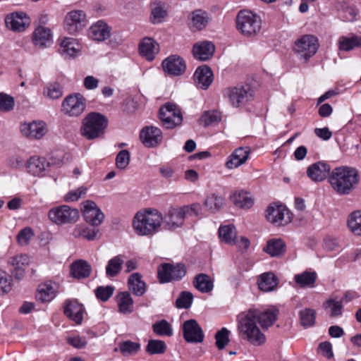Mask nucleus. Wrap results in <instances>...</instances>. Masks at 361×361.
Listing matches in <instances>:
<instances>
[{"instance_id": "680f3d73", "label": "nucleus", "mask_w": 361, "mask_h": 361, "mask_svg": "<svg viewBox=\"0 0 361 361\" xmlns=\"http://www.w3.org/2000/svg\"><path fill=\"white\" fill-rule=\"evenodd\" d=\"M130 160V154L128 150L123 149L118 152L116 158V165L119 169H126Z\"/></svg>"}, {"instance_id": "c03bdc74", "label": "nucleus", "mask_w": 361, "mask_h": 361, "mask_svg": "<svg viewBox=\"0 0 361 361\" xmlns=\"http://www.w3.org/2000/svg\"><path fill=\"white\" fill-rule=\"evenodd\" d=\"M295 281L300 287H313L317 279L315 272L304 271L295 276Z\"/></svg>"}, {"instance_id": "a211bd4d", "label": "nucleus", "mask_w": 361, "mask_h": 361, "mask_svg": "<svg viewBox=\"0 0 361 361\" xmlns=\"http://www.w3.org/2000/svg\"><path fill=\"white\" fill-rule=\"evenodd\" d=\"M164 71L169 75L178 76L182 75L186 68L184 60L176 55H171L162 62Z\"/></svg>"}, {"instance_id": "bf43d9fd", "label": "nucleus", "mask_w": 361, "mask_h": 361, "mask_svg": "<svg viewBox=\"0 0 361 361\" xmlns=\"http://www.w3.org/2000/svg\"><path fill=\"white\" fill-rule=\"evenodd\" d=\"M11 289V276L6 271L0 269V294L8 293Z\"/></svg>"}, {"instance_id": "393cba45", "label": "nucleus", "mask_w": 361, "mask_h": 361, "mask_svg": "<svg viewBox=\"0 0 361 361\" xmlns=\"http://www.w3.org/2000/svg\"><path fill=\"white\" fill-rule=\"evenodd\" d=\"M193 78L200 88L206 90L213 82V73L209 66L204 65L197 68Z\"/></svg>"}, {"instance_id": "864d4df0", "label": "nucleus", "mask_w": 361, "mask_h": 361, "mask_svg": "<svg viewBox=\"0 0 361 361\" xmlns=\"http://www.w3.org/2000/svg\"><path fill=\"white\" fill-rule=\"evenodd\" d=\"M166 350V344L159 340H150L146 347V351L150 355L164 353Z\"/></svg>"}, {"instance_id": "c85d7f7f", "label": "nucleus", "mask_w": 361, "mask_h": 361, "mask_svg": "<svg viewBox=\"0 0 361 361\" xmlns=\"http://www.w3.org/2000/svg\"><path fill=\"white\" fill-rule=\"evenodd\" d=\"M83 312L82 305L77 301L67 302L64 307V314L77 324H81L83 318Z\"/></svg>"}, {"instance_id": "ea45409f", "label": "nucleus", "mask_w": 361, "mask_h": 361, "mask_svg": "<svg viewBox=\"0 0 361 361\" xmlns=\"http://www.w3.org/2000/svg\"><path fill=\"white\" fill-rule=\"evenodd\" d=\"M347 226L354 235L361 236V209L355 210L348 215Z\"/></svg>"}, {"instance_id": "2eb2a0df", "label": "nucleus", "mask_w": 361, "mask_h": 361, "mask_svg": "<svg viewBox=\"0 0 361 361\" xmlns=\"http://www.w3.org/2000/svg\"><path fill=\"white\" fill-rule=\"evenodd\" d=\"M20 133L29 139L39 140L47 133V126L43 121H33L22 123L20 126Z\"/></svg>"}, {"instance_id": "20e7f679", "label": "nucleus", "mask_w": 361, "mask_h": 361, "mask_svg": "<svg viewBox=\"0 0 361 361\" xmlns=\"http://www.w3.org/2000/svg\"><path fill=\"white\" fill-rule=\"evenodd\" d=\"M239 336L255 345H259L265 342V336L261 332L253 319V316L248 311L238 324Z\"/></svg>"}, {"instance_id": "a19ab883", "label": "nucleus", "mask_w": 361, "mask_h": 361, "mask_svg": "<svg viewBox=\"0 0 361 361\" xmlns=\"http://www.w3.org/2000/svg\"><path fill=\"white\" fill-rule=\"evenodd\" d=\"M219 235L221 240L228 244L233 245L236 243V231L233 225L221 226L219 228Z\"/></svg>"}, {"instance_id": "0eeeda50", "label": "nucleus", "mask_w": 361, "mask_h": 361, "mask_svg": "<svg viewBox=\"0 0 361 361\" xmlns=\"http://www.w3.org/2000/svg\"><path fill=\"white\" fill-rule=\"evenodd\" d=\"M79 216L78 209L66 204L54 207L48 212L49 220L56 225L74 224Z\"/></svg>"}, {"instance_id": "603ef678", "label": "nucleus", "mask_w": 361, "mask_h": 361, "mask_svg": "<svg viewBox=\"0 0 361 361\" xmlns=\"http://www.w3.org/2000/svg\"><path fill=\"white\" fill-rule=\"evenodd\" d=\"M75 40L73 38L66 37L61 42V51L69 56H74L77 53Z\"/></svg>"}, {"instance_id": "79ce46f5", "label": "nucleus", "mask_w": 361, "mask_h": 361, "mask_svg": "<svg viewBox=\"0 0 361 361\" xmlns=\"http://www.w3.org/2000/svg\"><path fill=\"white\" fill-rule=\"evenodd\" d=\"M123 264V258L122 255H117L111 258L106 267V274L109 277L116 276L121 270Z\"/></svg>"}, {"instance_id": "e2e57ef3", "label": "nucleus", "mask_w": 361, "mask_h": 361, "mask_svg": "<svg viewBox=\"0 0 361 361\" xmlns=\"http://www.w3.org/2000/svg\"><path fill=\"white\" fill-rule=\"evenodd\" d=\"M230 331L226 328H222L215 335L216 345L218 349L222 350L229 342Z\"/></svg>"}, {"instance_id": "338daca9", "label": "nucleus", "mask_w": 361, "mask_h": 361, "mask_svg": "<svg viewBox=\"0 0 361 361\" xmlns=\"http://www.w3.org/2000/svg\"><path fill=\"white\" fill-rule=\"evenodd\" d=\"M166 16V11L159 6H155L152 10V16L154 23H160Z\"/></svg>"}, {"instance_id": "f03ea898", "label": "nucleus", "mask_w": 361, "mask_h": 361, "mask_svg": "<svg viewBox=\"0 0 361 361\" xmlns=\"http://www.w3.org/2000/svg\"><path fill=\"white\" fill-rule=\"evenodd\" d=\"M163 222L162 214L157 209H148L136 213L133 227L139 235H152L157 233Z\"/></svg>"}, {"instance_id": "6e6552de", "label": "nucleus", "mask_w": 361, "mask_h": 361, "mask_svg": "<svg viewBox=\"0 0 361 361\" xmlns=\"http://www.w3.org/2000/svg\"><path fill=\"white\" fill-rule=\"evenodd\" d=\"M85 97L80 93H73L66 96L61 104V111L70 117L80 116L85 109Z\"/></svg>"}, {"instance_id": "72a5a7b5", "label": "nucleus", "mask_w": 361, "mask_h": 361, "mask_svg": "<svg viewBox=\"0 0 361 361\" xmlns=\"http://www.w3.org/2000/svg\"><path fill=\"white\" fill-rule=\"evenodd\" d=\"M129 290L137 296H142L146 291V284L142 280V276L139 273L132 274L128 280Z\"/></svg>"}, {"instance_id": "aec40b11", "label": "nucleus", "mask_w": 361, "mask_h": 361, "mask_svg": "<svg viewBox=\"0 0 361 361\" xmlns=\"http://www.w3.org/2000/svg\"><path fill=\"white\" fill-rule=\"evenodd\" d=\"M108 124L109 121L104 115L92 112V140L104 137Z\"/></svg>"}, {"instance_id": "4c0bfd02", "label": "nucleus", "mask_w": 361, "mask_h": 361, "mask_svg": "<svg viewBox=\"0 0 361 361\" xmlns=\"http://www.w3.org/2000/svg\"><path fill=\"white\" fill-rule=\"evenodd\" d=\"M231 199L235 206L242 209H250L254 203L250 194L245 190L235 191Z\"/></svg>"}, {"instance_id": "ddd939ff", "label": "nucleus", "mask_w": 361, "mask_h": 361, "mask_svg": "<svg viewBox=\"0 0 361 361\" xmlns=\"http://www.w3.org/2000/svg\"><path fill=\"white\" fill-rule=\"evenodd\" d=\"M5 24L12 31L23 32L30 25V18L24 12H13L6 16Z\"/></svg>"}, {"instance_id": "a878e982", "label": "nucleus", "mask_w": 361, "mask_h": 361, "mask_svg": "<svg viewBox=\"0 0 361 361\" xmlns=\"http://www.w3.org/2000/svg\"><path fill=\"white\" fill-rule=\"evenodd\" d=\"M32 41L35 45L39 48H44L52 42L51 30L43 26H38L33 32Z\"/></svg>"}, {"instance_id": "6e6d98bb", "label": "nucleus", "mask_w": 361, "mask_h": 361, "mask_svg": "<svg viewBox=\"0 0 361 361\" xmlns=\"http://www.w3.org/2000/svg\"><path fill=\"white\" fill-rule=\"evenodd\" d=\"M114 287L111 286H99L94 290L95 295L99 300L107 301L114 294Z\"/></svg>"}, {"instance_id": "0e129e2a", "label": "nucleus", "mask_w": 361, "mask_h": 361, "mask_svg": "<svg viewBox=\"0 0 361 361\" xmlns=\"http://www.w3.org/2000/svg\"><path fill=\"white\" fill-rule=\"evenodd\" d=\"M34 233L30 227H25L20 230L17 235L18 243L21 245H25L33 236Z\"/></svg>"}, {"instance_id": "7c9ffc66", "label": "nucleus", "mask_w": 361, "mask_h": 361, "mask_svg": "<svg viewBox=\"0 0 361 361\" xmlns=\"http://www.w3.org/2000/svg\"><path fill=\"white\" fill-rule=\"evenodd\" d=\"M90 273V265L87 262L78 259L73 262L70 266L71 276L77 279H81L89 276Z\"/></svg>"}, {"instance_id": "4468645a", "label": "nucleus", "mask_w": 361, "mask_h": 361, "mask_svg": "<svg viewBox=\"0 0 361 361\" xmlns=\"http://www.w3.org/2000/svg\"><path fill=\"white\" fill-rule=\"evenodd\" d=\"M183 338L188 343H201L204 339L202 328L196 320L189 319L183 324Z\"/></svg>"}, {"instance_id": "c9c22d12", "label": "nucleus", "mask_w": 361, "mask_h": 361, "mask_svg": "<svg viewBox=\"0 0 361 361\" xmlns=\"http://www.w3.org/2000/svg\"><path fill=\"white\" fill-rule=\"evenodd\" d=\"M279 283L278 278L272 272L264 273L258 281L259 288L264 292L274 290Z\"/></svg>"}, {"instance_id": "5701e85b", "label": "nucleus", "mask_w": 361, "mask_h": 361, "mask_svg": "<svg viewBox=\"0 0 361 361\" xmlns=\"http://www.w3.org/2000/svg\"><path fill=\"white\" fill-rule=\"evenodd\" d=\"M215 51V46L212 42L203 41L197 42L193 45L192 54L193 56L200 61L209 60Z\"/></svg>"}, {"instance_id": "3c124183", "label": "nucleus", "mask_w": 361, "mask_h": 361, "mask_svg": "<svg viewBox=\"0 0 361 361\" xmlns=\"http://www.w3.org/2000/svg\"><path fill=\"white\" fill-rule=\"evenodd\" d=\"M221 121V113L218 111H205L200 118V123L207 126Z\"/></svg>"}, {"instance_id": "b1692460", "label": "nucleus", "mask_w": 361, "mask_h": 361, "mask_svg": "<svg viewBox=\"0 0 361 361\" xmlns=\"http://www.w3.org/2000/svg\"><path fill=\"white\" fill-rule=\"evenodd\" d=\"M159 51V45L152 38L145 37L139 44L140 55L148 61L154 59Z\"/></svg>"}, {"instance_id": "7ed1b4c3", "label": "nucleus", "mask_w": 361, "mask_h": 361, "mask_svg": "<svg viewBox=\"0 0 361 361\" xmlns=\"http://www.w3.org/2000/svg\"><path fill=\"white\" fill-rule=\"evenodd\" d=\"M200 211L199 204L185 206L178 209H171L168 214L163 217L164 228L167 230H175L183 225L185 218L189 216H197Z\"/></svg>"}, {"instance_id": "f704fd0d", "label": "nucleus", "mask_w": 361, "mask_h": 361, "mask_svg": "<svg viewBox=\"0 0 361 361\" xmlns=\"http://www.w3.org/2000/svg\"><path fill=\"white\" fill-rule=\"evenodd\" d=\"M56 285L52 282H46L39 286L36 298L42 302L51 301L56 295Z\"/></svg>"}, {"instance_id": "e433bc0d", "label": "nucleus", "mask_w": 361, "mask_h": 361, "mask_svg": "<svg viewBox=\"0 0 361 361\" xmlns=\"http://www.w3.org/2000/svg\"><path fill=\"white\" fill-rule=\"evenodd\" d=\"M117 304L121 313L130 314L133 311L134 301L128 291L119 293L117 296Z\"/></svg>"}, {"instance_id": "9b49d317", "label": "nucleus", "mask_w": 361, "mask_h": 361, "mask_svg": "<svg viewBox=\"0 0 361 361\" xmlns=\"http://www.w3.org/2000/svg\"><path fill=\"white\" fill-rule=\"evenodd\" d=\"M157 273L160 281L167 283L181 279L186 274V268L183 264L164 263L159 267Z\"/></svg>"}, {"instance_id": "39448f33", "label": "nucleus", "mask_w": 361, "mask_h": 361, "mask_svg": "<svg viewBox=\"0 0 361 361\" xmlns=\"http://www.w3.org/2000/svg\"><path fill=\"white\" fill-rule=\"evenodd\" d=\"M237 30L244 36L253 37L261 30L260 17L249 10L240 11L236 17Z\"/></svg>"}, {"instance_id": "f257e3e1", "label": "nucleus", "mask_w": 361, "mask_h": 361, "mask_svg": "<svg viewBox=\"0 0 361 361\" xmlns=\"http://www.w3.org/2000/svg\"><path fill=\"white\" fill-rule=\"evenodd\" d=\"M359 181L360 176L357 171L348 166L334 169L329 176V182L333 189L338 194L343 195L350 194Z\"/></svg>"}, {"instance_id": "cd10ccee", "label": "nucleus", "mask_w": 361, "mask_h": 361, "mask_svg": "<svg viewBox=\"0 0 361 361\" xmlns=\"http://www.w3.org/2000/svg\"><path fill=\"white\" fill-rule=\"evenodd\" d=\"M111 28L107 23L102 20H98L92 25V40L103 42L111 36Z\"/></svg>"}, {"instance_id": "c756f323", "label": "nucleus", "mask_w": 361, "mask_h": 361, "mask_svg": "<svg viewBox=\"0 0 361 361\" xmlns=\"http://www.w3.org/2000/svg\"><path fill=\"white\" fill-rule=\"evenodd\" d=\"M338 47L340 51H350L361 47V37L355 34L348 36H341L338 40Z\"/></svg>"}, {"instance_id": "8fccbe9b", "label": "nucleus", "mask_w": 361, "mask_h": 361, "mask_svg": "<svg viewBox=\"0 0 361 361\" xmlns=\"http://www.w3.org/2000/svg\"><path fill=\"white\" fill-rule=\"evenodd\" d=\"M316 312L310 308L300 312V323L305 327H309L314 324Z\"/></svg>"}, {"instance_id": "37998d69", "label": "nucleus", "mask_w": 361, "mask_h": 361, "mask_svg": "<svg viewBox=\"0 0 361 361\" xmlns=\"http://www.w3.org/2000/svg\"><path fill=\"white\" fill-rule=\"evenodd\" d=\"M209 18L206 12L196 10L192 13L191 27L196 30L203 29L208 23Z\"/></svg>"}, {"instance_id": "f3484780", "label": "nucleus", "mask_w": 361, "mask_h": 361, "mask_svg": "<svg viewBox=\"0 0 361 361\" xmlns=\"http://www.w3.org/2000/svg\"><path fill=\"white\" fill-rule=\"evenodd\" d=\"M267 220L277 226H282L290 221L289 212L282 205H270L267 209Z\"/></svg>"}, {"instance_id": "13d9d810", "label": "nucleus", "mask_w": 361, "mask_h": 361, "mask_svg": "<svg viewBox=\"0 0 361 361\" xmlns=\"http://www.w3.org/2000/svg\"><path fill=\"white\" fill-rule=\"evenodd\" d=\"M193 295L190 292L182 291L176 301L178 308H189L192 302Z\"/></svg>"}, {"instance_id": "774afa93", "label": "nucleus", "mask_w": 361, "mask_h": 361, "mask_svg": "<svg viewBox=\"0 0 361 361\" xmlns=\"http://www.w3.org/2000/svg\"><path fill=\"white\" fill-rule=\"evenodd\" d=\"M68 343L75 348H82L87 344V341L80 336L69 337Z\"/></svg>"}, {"instance_id": "de8ad7c7", "label": "nucleus", "mask_w": 361, "mask_h": 361, "mask_svg": "<svg viewBox=\"0 0 361 361\" xmlns=\"http://www.w3.org/2000/svg\"><path fill=\"white\" fill-rule=\"evenodd\" d=\"M140 349V344L131 341H123L119 344V350L124 356L135 355Z\"/></svg>"}, {"instance_id": "69168bd1", "label": "nucleus", "mask_w": 361, "mask_h": 361, "mask_svg": "<svg viewBox=\"0 0 361 361\" xmlns=\"http://www.w3.org/2000/svg\"><path fill=\"white\" fill-rule=\"evenodd\" d=\"M47 96L51 99H56L62 96V90L59 84H49L47 87Z\"/></svg>"}, {"instance_id": "4d7b16f0", "label": "nucleus", "mask_w": 361, "mask_h": 361, "mask_svg": "<svg viewBox=\"0 0 361 361\" xmlns=\"http://www.w3.org/2000/svg\"><path fill=\"white\" fill-rule=\"evenodd\" d=\"M15 101L13 97L0 92V112H8L13 109Z\"/></svg>"}, {"instance_id": "f8f14e48", "label": "nucleus", "mask_w": 361, "mask_h": 361, "mask_svg": "<svg viewBox=\"0 0 361 361\" xmlns=\"http://www.w3.org/2000/svg\"><path fill=\"white\" fill-rule=\"evenodd\" d=\"M224 96L233 107L238 108L246 103L249 93L243 86L230 87L224 90Z\"/></svg>"}, {"instance_id": "473e14b6", "label": "nucleus", "mask_w": 361, "mask_h": 361, "mask_svg": "<svg viewBox=\"0 0 361 361\" xmlns=\"http://www.w3.org/2000/svg\"><path fill=\"white\" fill-rule=\"evenodd\" d=\"M286 245L281 238H273L267 241L263 250L271 257H280L286 252Z\"/></svg>"}, {"instance_id": "09e8293b", "label": "nucleus", "mask_w": 361, "mask_h": 361, "mask_svg": "<svg viewBox=\"0 0 361 361\" xmlns=\"http://www.w3.org/2000/svg\"><path fill=\"white\" fill-rule=\"evenodd\" d=\"M154 332L159 336H171L173 334V330L171 324L166 320L157 322L152 325Z\"/></svg>"}, {"instance_id": "052dcab7", "label": "nucleus", "mask_w": 361, "mask_h": 361, "mask_svg": "<svg viewBox=\"0 0 361 361\" xmlns=\"http://www.w3.org/2000/svg\"><path fill=\"white\" fill-rule=\"evenodd\" d=\"M104 214L97 204L92 201V226H99L104 221Z\"/></svg>"}, {"instance_id": "49530a36", "label": "nucleus", "mask_w": 361, "mask_h": 361, "mask_svg": "<svg viewBox=\"0 0 361 361\" xmlns=\"http://www.w3.org/2000/svg\"><path fill=\"white\" fill-rule=\"evenodd\" d=\"M224 200L221 196L212 194L209 195L204 202V206L207 209L212 212H215L219 210L224 205Z\"/></svg>"}, {"instance_id": "423d86ee", "label": "nucleus", "mask_w": 361, "mask_h": 361, "mask_svg": "<svg viewBox=\"0 0 361 361\" xmlns=\"http://www.w3.org/2000/svg\"><path fill=\"white\" fill-rule=\"evenodd\" d=\"M319 47L317 37L313 35H304L295 40L293 49L299 59L307 62L317 53Z\"/></svg>"}, {"instance_id": "2f4dec72", "label": "nucleus", "mask_w": 361, "mask_h": 361, "mask_svg": "<svg viewBox=\"0 0 361 361\" xmlns=\"http://www.w3.org/2000/svg\"><path fill=\"white\" fill-rule=\"evenodd\" d=\"M11 264L14 267V276L20 280L24 275L25 268L30 264V258L27 255H19L11 259Z\"/></svg>"}, {"instance_id": "9d476101", "label": "nucleus", "mask_w": 361, "mask_h": 361, "mask_svg": "<svg viewBox=\"0 0 361 361\" xmlns=\"http://www.w3.org/2000/svg\"><path fill=\"white\" fill-rule=\"evenodd\" d=\"M86 14L81 10L68 12L64 18L63 28L71 35H75L83 30L87 25Z\"/></svg>"}, {"instance_id": "58836bf2", "label": "nucleus", "mask_w": 361, "mask_h": 361, "mask_svg": "<svg viewBox=\"0 0 361 361\" xmlns=\"http://www.w3.org/2000/svg\"><path fill=\"white\" fill-rule=\"evenodd\" d=\"M192 283L197 290L204 293L211 292L214 288L213 281L206 274H199L196 275Z\"/></svg>"}, {"instance_id": "5fc2aeb1", "label": "nucleus", "mask_w": 361, "mask_h": 361, "mask_svg": "<svg viewBox=\"0 0 361 361\" xmlns=\"http://www.w3.org/2000/svg\"><path fill=\"white\" fill-rule=\"evenodd\" d=\"M87 191L88 188L85 186H81L75 190H70L64 196V201L66 202L78 201L79 199L83 197L87 194Z\"/></svg>"}, {"instance_id": "a18cd8bd", "label": "nucleus", "mask_w": 361, "mask_h": 361, "mask_svg": "<svg viewBox=\"0 0 361 361\" xmlns=\"http://www.w3.org/2000/svg\"><path fill=\"white\" fill-rule=\"evenodd\" d=\"M324 306L331 317H337L342 314L343 308L342 299L331 298L326 302Z\"/></svg>"}, {"instance_id": "6ab92c4d", "label": "nucleus", "mask_w": 361, "mask_h": 361, "mask_svg": "<svg viewBox=\"0 0 361 361\" xmlns=\"http://www.w3.org/2000/svg\"><path fill=\"white\" fill-rule=\"evenodd\" d=\"M140 137L146 147H154L161 141L162 133L157 127L146 126L140 131Z\"/></svg>"}, {"instance_id": "412c9836", "label": "nucleus", "mask_w": 361, "mask_h": 361, "mask_svg": "<svg viewBox=\"0 0 361 361\" xmlns=\"http://www.w3.org/2000/svg\"><path fill=\"white\" fill-rule=\"evenodd\" d=\"M250 150L249 147H238L228 156L225 164L228 169H233L243 165L247 160Z\"/></svg>"}, {"instance_id": "dca6fc26", "label": "nucleus", "mask_w": 361, "mask_h": 361, "mask_svg": "<svg viewBox=\"0 0 361 361\" xmlns=\"http://www.w3.org/2000/svg\"><path fill=\"white\" fill-rule=\"evenodd\" d=\"M248 312L252 314L256 323L258 322L263 329L274 324L277 319L279 313V311L275 309L266 310L250 309Z\"/></svg>"}, {"instance_id": "1a4fd4ad", "label": "nucleus", "mask_w": 361, "mask_h": 361, "mask_svg": "<svg viewBox=\"0 0 361 361\" xmlns=\"http://www.w3.org/2000/svg\"><path fill=\"white\" fill-rule=\"evenodd\" d=\"M159 118L164 127L171 129L180 125L183 116L178 107L171 103H166L159 109Z\"/></svg>"}, {"instance_id": "4be33fe9", "label": "nucleus", "mask_w": 361, "mask_h": 361, "mask_svg": "<svg viewBox=\"0 0 361 361\" xmlns=\"http://www.w3.org/2000/svg\"><path fill=\"white\" fill-rule=\"evenodd\" d=\"M331 170L330 166L323 161L311 164L307 169V176L314 182L324 180Z\"/></svg>"}, {"instance_id": "bb28decb", "label": "nucleus", "mask_w": 361, "mask_h": 361, "mask_svg": "<svg viewBox=\"0 0 361 361\" xmlns=\"http://www.w3.org/2000/svg\"><path fill=\"white\" fill-rule=\"evenodd\" d=\"M49 166L44 157L37 156L31 157L27 162V169L33 176H43L46 169Z\"/></svg>"}]
</instances>
